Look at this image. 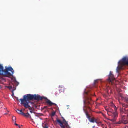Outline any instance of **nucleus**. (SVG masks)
<instances>
[{
  "instance_id": "1",
  "label": "nucleus",
  "mask_w": 128,
  "mask_h": 128,
  "mask_svg": "<svg viewBox=\"0 0 128 128\" xmlns=\"http://www.w3.org/2000/svg\"><path fill=\"white\" fill-rule=\"evenodd\" d=\"M83 98H84L85 96L86 98V100L84 99V109L83 110L86 113V115L87 118L89 120L91 118V116L89 115L88 111H86L84 108L85 107L86 103L88 105V108L90 111H92V106L94 104V102L93 100L92 99L91 96H96V95L94 94H93L90 91H86V89H84L83 93Z\"/></svg>"
},
{
  "instance_id": "2",
  "label": "nucleus",
  "mask_w": 128,
  "mask_h": 128,
  "mask_svg": "<svg viewBox=\"0 0 128 128\" xmlns=\"http://www.w3.org/2000/svg\"><path fill=\"white\" fill-rule=\"evenodd\" d=\"M14 73V70L10 66L8 67L6 66L4 69L2 65L0 64V75L11 78L12 81L18 86L19 83L16 81V78L14 76L13 74Z\"/></svg>"
},
{
  "instance_id": "3",
  "label": "nucleus",
  "mask_w": 128,
  "mask_h": 128,
  "mask_svg": "<svg viewBox=\"0 0 128 128\" xmlns=\"http://www.w3.org/2000/svg\"><path fill=\"white\" fill-rule=\"evenodd\" d=\"M23 98H21L20 99V100H22L25 101L26 102H28V103H30L31 104H33L32 102L31 101L35 100L37 102L40 101H42L44 100L46 101V103H48L49 104V101L48 100L47 98L44 96H41L38 94H28L24 95L23 96Z\"/></svg>"
},
{
  "instance_id": "4",
  "label": "nucleus",
  "mask_w": 128,
  "mask_h": 128,
  "mask_svg": "<svg viewBox=\"0 0 128 128\" xmlns=\"http://www.w3.org/2000/svg\"><path fill=\"white\" fill-rule=\"evenodd\" d=\"M120 111L121 116V120L117 122V124H127L128 123V110H126L125 108H123L120 107Z\"/></svg>"
},
{
  "instance_id": "5",
  "label": "nucleus",
  "mask_w": 128,
  "mask_h": 128,
  "mask_svg": "<svg viewBox=\"0 0 128 128\" xmlns=\"http://www.w3.org/2000/svg\"><path fill=\"white\" fill-rule=\"evenodd\" d=\"M118 65H126L128 66V57L127 56L124 57L118 62Z\"/></svg>"
},
{
  "instance_id": "6",
  "label": "nucleus",
  "mask_w": 128,
  "mask_h": 128,
  "mask_svg": "<svg viewBox=\"0 0 128 128\" xmlns=\"http://www.w3.org/2000/svg\"><path fill=\"white\" fill-rule=\"evenodd\" d=\"M16 110H17L19 112H18V114H21L27 118H29L31 120H33L32 118L31 117L30 114L28 112L26 113H24L22 112V109L20 110L18 109H16Z\"/></svg>"
},
{
  "instance_id": "7",
  "label": "nucleus",
  "mask_w": 128,
  "mask_h": 128,
  "mask_svg": "<svg viewBox=\"0 0 128 128\" xmlns=\"http://www.w3.org/2000/svg\"><path fill=\"white\" fill-rule=\"evenodd\" d=\"M108 78L106 80L110 83H112L114 78V75L112 74V72L110 71L109 75L108 76Z\"/></svg>"
},
{
  "instance_id": "8",
  "label": "nucleus",
  "mask_w": 128,
  "mask_h": 128,
  "mask_svg": "<svg viewBox=\"0 0 128 128\" xmlns=\"http://www.w3.org/2000/svg\"><path fill=\"white\" fill-rule=\"evenodd\" d=\"M21 102V104L23 106L26 108V109L28 108L29 109L30 108H33V107H31L30 105L29 104L28 102H26L24 101H23L22 100H20Z\"/></svg>"
},
{
  "instance_id": "9",
  "label": "nucleus",
  "mask_w": 128,
  "mask_h": 128,
  "mask_svg": "<svg viewBox=\"0 0 128 128\" xmlns=\"http://www.w3.org/2000/svg\"><path fill=\"white\" fill-rule=\"evenodd\" d=\"M48 100H49L50 103H49V104L48 103H46L47 104V105L48 106H52L53 105H54L58 108V109H57V110L59 112H60V110L59 108L57 105L56 104L52 102L50 100L48 99Z\"/></svg>"
},
{
  "instance_id": "10",
  "label": "nucleus",
  "mask_w": 128,
  "mask_h": 128,
  "mask_svg": "<svg viewBox=\"0 0 128 128\" xmlns=\"http://www.w3.org/2000/svg\"><path fill=\"white\" fill-rule=\"evenodd\" d=\"M62 121L59 119L58 118H56V124H59L61 127V128L65 126L63 124H62Z\"/></svg>"
},
{
  "instance_id": "11",
  "label": "nucleus",
  "mask_w": 128,
  "mask_h": 128,
  "mask_svg": "<svg viewBox=\"0 0 128 128\" xmlns=\"http://www.w3.org/2000/svg\"><path fill=\"white\" fill-rule=\"evenodd\" d=\"M56 111H54L52 112V113L50 114V115L51 117L52 118V121L53 122H54V118H53V117L54 116L56 115Z\"/></svg>"
},
{
  "instance_id": "12",
  "label": "nucleus",
  "mask_w": 128,
  "mask_h": 128,
  "mask_svg": "<svg viewBox=\"0 0 128 128\" xmlns=\"http://www.w3.org/2000/svg\"><path fill=\"white\" fill-rule=\"evenodd\" d=\"M113 116L114 118H116L118 117V113L117 112V110H115L114 112L113 113Z\"/></svg>"
},
{
  "instance_id": "13",
  "label": "nucleus",
  "mask_w": 128,
  "mask_h": 128,
  "mask_svg": "<svg viewBox=\"0 0 128 128\" xmlns=\"http://www.w3.org/2000/svg\"><path fill=\"white\" fill-rule=\"evenodd\" d=\"M62 124H64V126L65 127H67L68 126V122L66 121L65 119L63 120V121H62Z\"/></svg>"
},
{
  "instance_id": "14",
  "label": "nucleus",
  "mask_w": 128,
  "mask_h": 128,
  "mask_svg": "<svg viewBox=\"0 0 128 128\" xmlns=\"http://www.w3.org/2000/svg\"><path fill=\"white\" fill-rule=\"evenodd\" d=\"M42 125L43 127L44 128H48V124L47 123L45 124L42 123Z\"/></svg>"
},
{
  "instance_id": "15",
  "label": "nucleus",
  "mask_w": 128,
  "mask_h": 128,
  "mask_svg": "<svg viewBox=\"0 0 128 128\" xmlns=\"http://www.w3.org/2000/svg\"><path fill=\"white\" fill-rule=\"evenodd\" d=\"M100 80L99 79H97L95 80L93 84V85L94 86H95L96 84L98 83V81Z\"/></svg>"
},
{
  "instance_id": "16",
  "label": "nucleus",
  "mask_w": 128,
  "mask_h": 128,
  "mask_svg": "<svg viewBox=\"0 0 128 128\" xmlns=\"http://www.w3.org/2000/svg\"><path fill=\"white\" fill-rule=\"evenodd\" d=\"M28 109L30 110V112L31 113H34V114H36V112H34V109L32 110L31 108H30Z\"/></svg>"
},
{
  "instance_id": "17",
  "label": "nucleus",
  "mask_w": 128,
  "mask_h": 128,
  "mask_svg": "<svg viewBox=\"0 0 128 128\" xmlns=\"http://www.w3.org/2000/svg\"><path fill=\"white\" fill-rule=\"evenodd\" d=\"M94 118H91L89 121L91 122L94 123Z\"/></svg>"
},
{
  "instance_id": "18",
  "label": "nucleus",
  "mask_w": 128,
  "mask_h": 128,
  "mask_svg": "<svg viewBox=\"0 0 128 128\" xmlns=\"http://www.w3.org/2000/svg\"><path fill=\"white\" fill-rule=\"evenodd\" d=\"M108 120H109L112 122H114L116 120V118H113L112 119H108Z\"/></svg>"
},
{
  "instance_id": "19",
  "label": "nucleus",
  "mask_w": 128,
  "mask_h": 128,
  "mask_svg": "<svg viewBox=\"0 0 128 128\" xmlns=\"http://www.w3.org/2000/svg\"><path fill=\"white\" fill-rule=\"evenodd\" d=\"M122 104L123 107L126 108L127 106V105L126 104L122 103Z\"/></svg>"
},
{
  "instance_id": "20",
  "label": "nucleus",
  "mask_w": 128,
  "mask_h": 128,
  "mask_svg": "<svg viewBox=\"0 0 128 128\" xmlns=\"http://www.w3.org/2000/svg\"><path fill=\"white\" fill-rule=\"evenodd\" d=\"M124 100L125 102H126L127 103H128V98L126 97H125L124 98Z\"/></svg>"
},
{
  "instance_id": "21",
  "label": "nucleus",
  "mask_w": 128,
  "mask_h": 128,
  "mask_svg": "<svg viewBox=\"0 0 128 128\" xmlns=\"http://www.w3.org/2000/svg\"><path fill=\"white\" fill-rule=\"evenodd\" d=\"M113 107L114 108V109L115 110H117V108L116 107V106L114 105L113 104Z\"/></svg>"
},
{
  "instance_id": "22",
  "label": "nucleus",
  "mask_w": 128,
  "mask_h": 128,
  "mask_svg": "<svg viewBox=\"0 0 128 128\" xmlns=\"http://www.w3.org/2000/svg\"><path fill=\"white\" fill-rule=\"evenodd\" d=\"M16 118L15 116H14L12 117V120L13 121H14V120L15 121H16Z\"/></svg>"
},
{
  "instance_id": "23",
  "label": "nucleus",
  "mask_w": 128,
  "mask_h": 128,
  "mask_svg": "<svg viewBox=\"0 0 128 128\" xmlns=\"http://www.w3.org/2000/svg\"><path fill=\"white\" fill-rule=\"evenodd\" d=\"M120 67L118 66L117 68V69H116V72L118 73H119V70L120 69Z\"/></svg>"
},
{
  "instance_id": "24",
  "label": "nucleus",
  "mask_w": 128,
  "mask_h": 128,
  "mask_svg": "<svg viewBox=\"0 0 128 128\" xmlns=\"http://www.w3.org/2000/svg\"><path fill=\"white\" fill-rule=\"evenodd\" d=\"M13 88L12 87V86H9L8 89H9L10 90H11Z\"/></svg>"
},
{
  "instance_id": "25",
  "label": "nucleus",
  "mask_w": 128,
  "mask_h": 128,
  "mask_svg": "<svg viewBox=\"0 0 128 128\" xmlns=\"http://www.w3.org/2000/svg\"><path fill=\"white\" fill-rule=\"evenodd\" d=\"M102 122H100L98 124V126H101Z\"/></svg>"
},
{
  "instance_id": "26",
  "label": "nucleus",
  "mask_w": 128,
  "mask_h": 128,
  "mask_svg": "<svg viewBox=\"0 0 128 128\" xmlns=\"http://www.w3.org/2000/svg\"><path fill=\"white\" fill-rule=\"evenodd\" d=\"M2 78V80H4L5 81V82H6V80L5 78H4L3 77H2L1 78Z\"/></svg>"
},
{
  "instance_id": "27",
  "label": "nucleus",
  "mask_w": 128,
  "mask_h": 128,
  "mask_svg": "<svg viewBox=\"0 0 128 128\" xmlns=\"http://www.w3.org/2000/svg\"><path fill=\"white\" fill-rule=\"evenodd\" d=\"M48 108V107L46 106H44L43 108V109L47 110Z\"/></svg>"
},
{
  "instance_id": "28",
  "label": "nucleus",
  "mask_w": 128,
  "mask_h": 128,
  "mask_svg": "<svg viewBox=\"0 0 128 128\" xmlns=\"http://www.w3.org/2000/svg\"><path fill=\"white\" fill-rule=\"evenodd\" d=\"M15 125L16 126H19V124H18L16 123V121H15Z\"/></svg>"
},
{
  "instance_id": "29",
  "label": "nucleus",
  "mask_w": 128,
  "mask_h": 128,
  "mask_svg": "<svg viewBox=\"0 0 128 128\" xmlns=\"http://www.w3.org/2000/svg\"><path fill=\"white\" fill-rule=\"evenodd\" d=\"M94 122H95L96 123H97L98 121H97V119L94 118Z\"/></svg>"
},
{
  "instance_id": "30",
  "label": "nucleus",
  "mask_w": 128,
  "mask_h": 128,
  "mask_svg": "<svg viewBox=\"0 0 128 128\" xmlns=\"http://www.w3.org/2000/svg\"><path fill=\"white\" fill-rule=\"evenodd\" d=\"M14 97L16 98L17 101H19V100H18V97H16V96H14Z\"/></svg>"
},
{
  "instance_id": "31",
  "label": "nucleus",
  "mask_w": 128,
  "mask_h": 128,
  "mask_svg": "<svg viewBox=\"0 0 128 128\" xmlns=\"http://www.w3.org/2000/svg\"><path fill=\"white\" fill-rule=\"evenodd\" d=\"M32 102L33 103V104H31L32 105V106H35L36 104H35L34 102Z\"/></svg>"
},
{
  "instance_id": "32",
  "label": "nucleus",
  "mask_w": 128,
  "mask_h": 128,
  "mask_svg": "<svg viewBox=\"0 0 128 128\" xmlns=\"http://www.w3.org/2000/svg\"><path fill=\"white\" fill-rule=\"evenodd\" d=\"M12 97H13L14 96V93H12Z\"/></svg>"
},
{
  "instance_id": "33",
  "label": "nucleus",
  "mask_w": 128,
  "mask_h": 128,
  "mask_svg": "<svg viewBox=\"0 0 128 128\" xmlns=\"http://www.w3.org/2000/svg\"><path fill=\"white\" fill-rule=\"evenodd\" d=\"M4 105V104H3V103L2 102V103H0V106H3Z\"/></svg>"
},
{
  "instance_id": "34",
  "label": "nucleus",
  "mask_w": 128,
  "mask_h": 128,
  "mask_svg": "<svg viewBox=\"0 0 128 128\" xmlns=\"http://www.w3.org/2000/svg\"><path fill=\"white\" fill-rule=\"evenodd\" d=\"M34 106L35 107V108L38 109V106H37L36 105V106Z\"/></svg>"
},
{
  "instance_id": "35",
  "label": "nucleus",
  "mask_w": 128,
  "mask_h": 128,
  "mask_svg": "<svg viewBox=\"0 0 128 128\" xmlns=\"http://www.w3.org/2000/svg\"><path fill=\"white\" fill-rule=\"evenodd\" d=\"M121 98H122V100H124V98H125V97H124L123 96H122V97Z\"/></svg>"
},
{
  "instance_id": "36",
  "label": "nucleus",
  "mask_w": 128,
  "mask_h": 128,
  "mask_svg": "<svg viewBox=\"0 0 128 128\" xmlns=\"http://www.w3.org/2000/svg\"><path fill=\"white\" fill-rule=\"evenodd\" d=\"M104 126V124H102V123L101 125V126H102V127H103Z\"/></svg>"
},
{
  "instance_id": "37",
  "label": "nucleus",
  "mask_w": 128,
  "mask_h": 128,
  "mask_svg": "<svg viewBox=\"0 0 128 128\" xmlns=\"http://www.w3.org/2000/svg\"><path fill=\"white\" fill-rule=\"evenodd\" d=\"M101 113L102 114V115L104 116H106V115L105 114H104V113H102V112H101Z\"/></svg>"
},
{
  "instance_id": "38",
  "label": "nucleus",
  "mask_w": 128,
  "mask_h": 128,
  "mask_svg": "<svg viewBox=\"0 0 128 128\" xmlns=\"http://www.w3.org/2000/svg\"><path fill=\"white\" fill-rule=\"evenodd\" d=\"M119 96L121 97H122L123 96L121 94H120Z\"/></svg>"
},
{
  "instance_id": "39",
  "label": "nucleus",
  "mask_w": 128,
  "mask_h": 128,
  "mask_svg": "<svg viewBox=\"0 0 128 128\" xmlns=\"http://www.w3.org/2000/svg\"><path fill=\"white\" fill-rule=\"evenodd\" d=\"M9 87V86H5V88H8Z\"/></svg>"
},
{
  "instance_id": "40",
  "label": "nucleus",
  "mask_w": 128,
  "mask_h": 128,
  "mask_svg": "<svg viewBox=\"0 0 128 128\" xmlns=\"http://www.w3.org/2000/svg\"><path fill=\"white\" fill-rule=\"evenodd\" d=\"M35 116H36V117H40V116H39L38 115H35Z\"/></svg>"
},
{
  "instance_id": "41",
  "label": "nucleus",
  "mask_w": 128,
  "mask_h": 128,
  "mask_svg": "<svg viewBox=\"0 0 128 128\" xmlns=\"http://www.w3.org/2000/svg\"><path fill=\"white\" fill-rule=\"evenodd\" d=\"M14 90H13V89H12V93H14Z\"/></svg>"
},
{
  "instance_id": "42",
  "label": "nucleus",
  "mask_w": 128,
  "mask_h": 128,
  "mask_svg": "<svg viewBox=\"0 0 128 128\" xmlns=\"http://www.w3.org/2000/svg\"><path fill=\"white\" fill-rule=\"evenodd\" d=\"M40 116H44V114H40Z\"/></svg>"
},
{
  "instance_id": "43",
  "label": "nucleus",
  "mask_w": 128,
  "mask_h": 128,
  "mask_svg": "<svg viewBox=\"0 0 128 128\" xmlns=\"http://www.w3.org/2000/svg\"><path fill=\"white\" fill-rule=\"evenodd\" d=\"M4 109H6L7 111L8 112H9V111L8 110L7 108H4Z\"/></svg>"
},
{
  "instance_id": "44",
  "label": "nucleus",
  "mask_w": 128,
  "mask_h": 128,
  "mask_svg": "<svg viewBox=\"0 0 128 128\" xmlns=\"http://www.w3.org/2000/svg\"><path fill=\"white\" fill-rule=\"evenodd\" d=\"M13 89V90H15L16 89V87L14 88Z\"/></svg>"
},
{
  "instance_id": "45",
  "label": "nucleus",
  "mask_w": 128,
  "mask_h": 128,
  "mask_svg": "<svg viewBox=\"0 0 128 128\" xmlns=\"http://www.w3.org/2000/svg\"><path fill=\"white\" fill-rule=\"evenodd\" d=\"M124 128H128V126H126Z\"/></svg>"
},
{
  "instance_id": "46",
  "label": "nucleus",
  "mask_w": 128,
  "mask_h": 128,
  "mask_svg": "<svg viewBox=\"0 0 128 128\" xmlns=\"http://www.w3.org/2000/svg\"><path fill=\"white\" fill-rule=\"evenodd\" d=\"M8 114V113H6L4 114V115H6Z\"/></svg>"
},
{
  "instance_id": "47",
  "label": "nucleus",
  "mask_w": 128,
  "mask_h": 128,
  "mask_svg": "<svg viewBox=\"0 0 128 128\" xmlns=\"http://www.w3.org/2000/svg\"><path fill=\"white\" fill-rule=\"evenodd\" d=\"M18 127L19 128H21V126L19 124V126H18Z\"/></svg>"
},
{
  "instance_id": "48",
  "label": "nucleus",
  "mask_w": 128,
  "mask_h": 128,
  "mask_svg": "<svg viewBox=\"0 0 128 128\" xmlns=\"http://www.w3.org/2000/svg\"><path fill=\"white\" fill-rule=\"evenodd\" d=\"M26 108L24 109H22V111H24V110H26Z\"/></svg>"
},
{
  "instance_id": "49",
  "label": "nucleus",
  "mask_w": 128,
  "mask_h": 128,
  "mask_svg": "<svg viewBox=\"0 0 128 128\" xmlns=\"http://www.w3.org/2000/svg\"><path fill=\"white\" fill-rule=\"evenodd\" d=\"M2 77H0V82L1 81V80H2V78H2Z\"/></svg>"
},
{
  "instance_id": "50",
  "label": "nucleus",
  "mask_w": 128,
  "mask_h": 128,
  "mask_svg": "<svg viewBox=\"0 0 128 128\" xmlns=\"http://www.w3.org/2000/svg\"><path fill=\"white\" fill-rule=\"evenodd\" d=\"M2 88V87L1 85H0V89H1Z\"/></svg>"
},
{
  "instance_id": "51",
  "label": "nucleus",
  "mask_w": 128,
  "mask_h": 128,
  "mask_svg": "<svg viewBox=\"0 0 128 128\" xmlns=\"http://www.w3.org/2000/svg\"><path fill=\"white\" fill-rule=\"evenodd\" d=\"M118 102H120V100L119 99H118Z\"/></svg>"
},
{
  "instance_id": "52",
  "label": "nucleus",
  "mask_w": 128,
  "mask_h": 128,
  "mask_svg": "<svg viewBox=\"0 0 128 128\" xmlns=\"http://www.w3.org/2000/svg\"><path fill=\"white\" fill-rule=\"evenodd\" d=\"M99 122H98V121L97 123H96L97 124H98H98L99 123Z\"/></svg>"
},
{
  "instance_id": "53",
  "label": "nucleus",
  "mask_w": 128,
  "mask_h": 128,
  "mask_svg": "<svg viewBox=\"0 0 128 128\" xmlns=\"http://www.w3.org/2000/svg\"><path fill=\"white\" fill-rule=\"evenodd\" d=\"M55 95L56 96L58 94V93H55Z\"/></svg>"
},
{
  "instance_id": "54",
  "label": "nucleus",
  "mask_w": 128,
  "mask_h": 128,
  "mask_svg": "<svg viewBox=\"0 0 128 128\" xmlns=\"http://www.w3.org/2000/svg\"><path fill=\"white\" fill-rule=\"evenodd\" d=\"M66 127H65V126H64L61 128H65Z\"/></svg>"
},
{
  "instance_id": "55",
  "label": "nucleus",
  "mask_w": 128,
  "mask_h": 128,
  "mask_svg": "<svg viewBox=\"0 0 128 128\" xmlns=\"http://www.w3.org/2000/svg\"><path fill=\"white\" fill-rule=\"evenodd\" d=\"M105 108V110L107 111L108 112V110L107 109H106V108Z\"/></svg>"
},
{
  "instance_id": "56",
  "label": "nucleus",
  "mask_w": 128,
  "mask_h": 128,
  "mask_svg": "<svg viewBox=\"0 0 128 128\" xmlns=\"http://www.w3.org/2000/svg\"><path fill=\"white\" fill-rule=\"evenodd\" d=\"M11 83L12 84V85H14V84H13V83L12 82H11Z\"/></svg>"
},
{
  "instance_id": "57",
  "label": "nucleus",
  "mask_w": 128,
  "mask_h": 128,
  "mask_svg": "<svg viewBox=\"0 0 128 128\" xmlns=\"http://www.w3.org/2000/svg\"><path fill=\"white\" fill-rule=\"evenodd\" d=\"M36 114H40H40H41V113H36Z\"/></svg>"
},
{
  "instance_id": "58",
  "label": "nucleus",
  "mask_w": 128,
  "mask_h": 128,
  "mask_svg": "<svg viewBox=\"0 0 128 128\" xmlns=\"http://www.w3.org/2000/svg\"><path fill=\"white\" fill-rule=\"evenodd\" d=\"M62 118L63 119V120H64V118L63 117H62Z\"/></svg>"
},
{
  "instance_id": "59",
  "label": "nucleus",
  "mask_w": 128,
  "mask_h": 128,
  "mask_svg": "<svg viewBox=\"0 0 128 128\" xmlns=\"http://www.w3.org/2000/svg\"><path fill=\"white\" fill-rule=\"evenodd\" d=\"M95 127V126H93L92 128H94Z\"/></svg>"
},
{
  "instance_id": "60",
  "label": "nucleus",
  "mask_w": 128,
  "mask_h": 128,
  "mask_svg": "<svg viewBox=\"0 0 128 128\" xmlns=\"http://www.w3.org/2000/svg\"><path fill=\"white\" fill-rule=\"evenodd\" d=\"M59 114H60V115L61 116V113H60V112H59Z\"/></svg>"
},
{
  "instance_id": "61",
  "label": "nucleus",
  "mask_w": 128,
  "mask_h": 128,
  "mask_svg": "<svg viewBox=\"0 0 128 128\" xmlns=\"http://www.w3.org/2000/svg\"><path fill=\"white\" fill-rule=\"evenodd\" d=\"M44 109H43V108H42V110H44Z\"/></svg>"
},
{
  "instance_id": "62",
  "label": "nucleus",
  "mask_w": 128,
  "mask_h": 128,
  "mask_svg": "<svg viewBox=\"0 0 128 128\" xmlns=\"http://www.w3.org/2000/svg\"><path fill=\"white\" fill-rule=\"evenodd\" d=\"M40 120H42V118H40Z\"/></svg>"
},
{
  "instance_id": "63",
  "label": "nucleus",
  "mask_w": 128,
  "mask_h": 128,
  "mask_svg": "<svg viewBox=\"0 0 128 128\" xmlns=\"http://www.w3.org/2000/svg\"><path fill=\"white\" fill-rule=\"evenodd\" d=\"M21 126H22V125H21Z\"/></svg>"
},
{
  "instance_id": "64",
  "label": "nucleus",
  "mask_w": 128,
  "mask_h": 128,
  "mask_svg": "<svg viewBox=\"0 0 128 128\" xmlns=\"http://www.w3.org/2000/svg\"><path fill=\"white\" fill-rule=\"evenodd\" d=\"M70 128L69 127V128Z\"/></svg>"
}]
</instances>
